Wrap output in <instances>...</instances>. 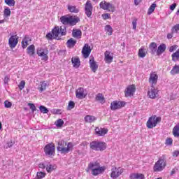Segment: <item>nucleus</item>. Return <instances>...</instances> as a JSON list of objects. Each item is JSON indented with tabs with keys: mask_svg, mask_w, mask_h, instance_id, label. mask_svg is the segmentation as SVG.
<instances>
[{
	"mask_svg": "<svg viewBox=\"0 0 179 179\" xmlns=\"http://www.w3.org/2000/svg\"><path fill=\"white\" fill-rule=\"evenodd\" d=\"M31 41V38L29 36H25L22 41V48H26L27 45H29V43Z\"/></svg>",
	"mask_w": 179,
	"mask_h": 179,
	"instance_id": "nucleus-27",
	"label": "nucleus"
},
{
	"mask_svg": "<svg viewBox=\"0 0 179 179\" xmlns=\"http://www.w3.org/2000/svg\"><path fill=\"white\" fill-rule=\"evenodd\" d=\"M172 61H173L174 62H176V61H179V50H178L172 55Z\"/></svg>",
	"mask_w": 179,
	"mask_h": 179,
	"instance_id": "nucleus-35",
	"label": "nucleus"
},
{
	"mask_svg": "<svg viewBox=\"0 0 179 179\" xmlns=\"http://www.w3.org/2000/svg\"><path fill=\"white\" fill-rule=\"evenodd\" d=\"M66 44L69 48H73V47H75V45L76 44V41L71 38L67 41Z\"/></svg>",
	"mask_w": 179,
	"mask_h": 179,
	"instance_id": "nucleus-33",
	"label": "nucleus"
},
{
	"mask_svg": "<svg viewBox=\"0 0 179 179\" xmlns=\"http://www.w3.org/2000/svg\"><path fill=\"white\" fill-rule=\"evenodd\" d=\"M57 152H60L62 155H66L69 152L73 150V143L69 142L66 144L64 140H60L58 142Z\"/></svg>",
	"mask_w": 179,
	"mask_h": 179,
	"instance_id": "nucleus-1",
	"label": "nucleus"
},
{
	"mask_svg": "<svg viewBox=\"0 0 179 179\" xmlns=\"http://www.w3.org/2000/svg\"><path fill=\"white\" fill-rule=\"evenodd\" d=\"M10 13L11 12L9 8L7 7L6 8L4 9V16L6 17H9V16H10Z\"/></svg>",
	"mask_w": 179,
	"mask_h": 179,
	"instance_id": "nucleus-45",
	"label": "nucleus"
},
{
	"mask_svg": "<svg viewBox=\"0 0 179 179\" xmlns=\"http://www.w3.org/2000/svg\"><path fill=\"white\" fill-rule=\"evenodd\" d=\"M71 62L73 64V66L74 68H78L80 66V59H79V57H72Z\"/></svg>",
	"mask_w": 179,
	"mask_h": 179,
	"instance_id": "nucleus-28",
	"label": "nucleus"
},
{
	"mask_svg": "<svg viewBox=\"0 0 179 179\" xmlns=\"http://www.w3.org/2000/svg\"><path fill=\"white\" fill-rule=\"evenodd\" d=\"M9 79H10V78L8 76H6L4 77V80H3L4 85H8V83H9Z\"/></svg>",
	"mask_w": 179,
	"mask_h": 179,
	"instance_id": "nucleus-56",
	"label": "nucleus"
},
{
	"mask_svg": "<svg viewBox=\"0 0 179 179\" xmlns=\"http://www.w3.org/2000/svg\"><path fill=\"white\" fill-rule=\"evenodd\" d=\"M104 61L106 64H111L113 62V59H114V57L113 56V53L111 52L106 50L104 53Z\"/></svg>",
	"mask_w": 179,
	"mask_h": 179,
	"instance_id": "nucleus-16",
	"label": "nucleus"
},
{
	"mask_svg": "<svg viewBox=\"0 0 179 179\" xmlns=\"http://www.w3.org/2000/svg\"><path fill=\"white\" fill-rule=\"evenodd\" d=\"M4 106L6 108H10V107H12V103L8 101H5Z\"/></svg>",
	"mask_w": 179,
	"mask_h": 179,
	"instance_id": "nucleus-53",
	"label": "nucleus"
},
{
	"mask_svg": "<svg viewBox=\"0 0 179 179\" xmlns=\"http://www.w3.org/2000/svg\"><path fill=\"white\" fill-rule=\"evenodd\" d=\"M157 90L152 85L150 90H148V95L149 96L150 99H156V95L157 94Z\"/></svg>",
	"mask_w": 179,
	"mask_h": 179,
	"instance_id": "nucleus-20",
	"label": "nucleus"
},
{
	"mask_svg": "<svg viewBox=\"0 0 179 179\" xmlns=\"http://www.w3.org/2000/svg\"><path fill=\"white\" fill-rule=\"evenodd\" d=\"M149 50L152 55H155V54L157 55V44L155 42L151 43L149 45Z\"/></svg>",
	"mask_w": 179,
	"mask_h": 179,
	"instance_id": "nucleus-22",
	"label": "nucleus"
},
{
	"mask_svg": "<svg viewBox=\"0 0 179 179\" xmlns=\"http://www.w3.org/2000/svg\"><path fill=\"white\" fill-rule=\"evenodd\" d=\"M60 22L63 24H69V26H75L77 23L80 22L79 17H72L68 15H63L60 17Z\"/></svg>",
	"mask_w": 179,
	"mask_h": 179,
	"instance_id": "nucleus-2",
	"label": "nucleus"
},
{
	"mask_svg": "<svg viewBox=\"0 0 179 179\" xmlns=\"http://www.w3.org/2000/svg\"><path fill=\"white\" fill-rule=\"evenodd\" d=\"M136 22H138V20H136V19H135V20H134L132 21V24H133V29H134V30H136V24H137Z\"/></svg>",
	"mask_w": 179,
	"mask_h": 179,
	"instance_id": "nucleus-57",
	"label": "nucleus"
},
{
	"mask_svg": "<svg viewBox=\"0 0 179 179\" xmlns=\"http://www.w3.org/2000/svg\"><path fill=\"white\" fill-rule=\"evenodd\" d=\"M171 73L172 75H177V73H179V66L176 64L171 71Z\"/></svg>",
	"mask_w": 179,
	"mask_h": 179,
	"instance_id": "nucleus-37",
	"label": "nucleus"
},
{
	"mask_svg": "<svg viewBox=\"0 0 179 179\" xmlns=\"http://www.w3.org/2000/svg\"><path fill=\"white\" fill-rule=\"evenodd\" d=\"M76 96L77 99H79L80 100H83V99H85V97L87 96V94L85 93V89L83 87H79L76 91Z\"/></svg>",
	"mask_w": 179,
	"mask_h": 179,
	"instance_id": "nucleus-15",
	"label": "nucleus"
},
{
	"mask_svg": "<svg viewBox=\"0 0 179 179\" xmlns=\"http://www.w3.org/2000/svg\"><path fill=\"white\" fill-rule=\"evenodd\" d=\"M166 145H173V139L172 138H167L166 141Z\"/></svg>",
	"mask_w": 179,
	"mask_h": 179,
	"instance_id": "nucleus-58",
	"label": "nucleus"
},
{
	"mask_svg": "<svg viewBox=\"0 0 179 179\" xmlns=\"http://www.w3.org/2000/svg\"><path fill=\"white\" fill-rule=\"evenodd\" d=\"M177 6V3H173L170 6L171 10H174L176 9V7Z\"/></svg>",
	"mask_w": 179,
	"mask_h": 179,
	"instance_id": "nucleus-62",
	"label": "nucleus"
},
{
	"mask_svg": "<svg viewBox=\"0 0 179 179\" xmlns=\"http://www.w3.org/2000/svg\"><path fill=\"white\" fill-rule=\"evenodd\" d=\"M47 87H48V83L45 81H41L40 85L38 87V90H39L41 93H43V92H44Z\"/></svg>",
	"mask_w": 179,
	"mask_h": 179,
	"instance_id": "nucleus-26",
	"label": "nucleus"
},
{
	"mask_svg": "<svg viewBox=\"0 0 179 179\" xmlns=\"http://www.w3.org/2000/svg\"><path fill=\"white\" fill-rule=\"evenodd\" d=\"M29 107H30V108L31 109L32 113H34V111H36V106H34V103H28Z\"/></svg>",
	"mask_w": 179,
	"mask_h": 179,
	"instance_id": "nucleus-54",
	"label": "nucleus"
},
{
	"mask_svg": "<svg viewBox=\"0 0 179 179\" xmlns=\"http://www.w3.org/2000/svg\"><path fill=\"white\" fill-rule=\"evenodd\" d=\"M36 177L38 179H43L45 177V173L44 172H38L36 174Z\"/></svg>",
	"mask_w": 179,
	"mask_h": 179,
	"instance_id": "nucleus-49",
	"label": "nucleus"
},
{
	"mask_svg": "<svg viewBox=\"0 0 179 179\" xmlns=\"http://www.w3.org/2000/svg\"><path fill=\"white\" fill-rule=\"evenodd\" d=\"M100 8L103 10H108V12H115V6L113 3L107 1H101L99 4Z\"/></svg>",
	"mask_w": 179,
	"mask_h": 179,
	"instance_id": "nucleus-5",
	"label": "nucleus"
},
{
	"mask_svg": "<svg viewBox=\"0 0 179 179\" xmlns=\"http://www.w3.org/2000/svg\"><path fill=\"white\" fill-rule=\"evenodd\" d=\"M106 171V166H99L93 169L92 171V176H99V174H102Z\"/></svg>",
	"mask_w": 179,
	"mask_h": 179,
	"instance_id": "nucleus-19",
	"label": "nucleus"
},
{
	"mask_svg": "<svg viewBox=\"0 0 179 179\" xmlns=\"http://www.w3.org/2000/svg\"><path fill=\"white\" fill-rule=\"evenodd\" d=\"M13 164V162H12V160L8 159V160L7 161V165H8V166H12Z\"/></svg>",
	"mask_w": 179,
	"mask_h": 179,
	"instance_id": "nucleus-64",
	"label": "nucleus"
},
{
	"mask_svg": "<svg viewBox=\"0 0 179 179\" xmlns=\"http://www.w3.org/2000/svg\"><path fill=\"white\" fill-rule=\"evenodd\" d=\"M138 57H140V58H145V57H146V53L145 52V48H141L139 49Z\"/></svg>",
	"mask_w": 179,
	"mask_h": 179,
	"instance_id": "nucleus-39",
	"label": "nucleus"
},
{
	"mask_svg": "<svg viewBox=\"0 0 179 179\" xmlns=\"http://www.w3.org/2000/svg\"><path fill=\"white\" fill-rule=\"evenodd\" d=\"M85 12L87 17H90V16H92V13L93 12V6L92 5V1L90 0H87L85 3Z\"/></svg>",
	"mask_w": 179,
	"mask_h": 179,
	"instance_id": "nucleus-11",
	"label": "nucleus"
},
{
	"mask_svg": "<svg viewBox=\"0 0 179 179\" xmlns=\"http://www.w3.org/2000/svg\"><path fill=\"white\" fill-rule=\"evenodd\" d=\"M105 31H107L108 36H111V34H113V27L110 25H106L105 27Z\"/></svg>",
	"mask_w": 179,
	"mask_h": 179,
	"instance_id": "nucleus-41",
	"label": "nucleus"
},
{
	"mask_svg": "<svg viewBox=\"0 0 179 179\" xmlns=\"http://www.w3.org/2000/svg\"><path fill=\"white\" fill-rule=\"evenodd\" d=\"M157 79H159V76H157V73L155 71H152L150 74L149 78V83L152 85V86H155L157 84Z\"/></svg>",
	"mask_w": 179,
	"mask_h": 179,
	"instance_id": "nucleus-13",
	"label": "nucleus"
},
{
	"mask_svg": "<svg viewBox=\"0 0 179 179\" xmlns=\"http://www.w3.org/2000/svg\"><path fill=\"white\" fill-rule=\"evenodd\" d=\"M17 43H19V37L16 35L12 36L8 40L10 48H15L17 45Z\"/></svg>",
	"mask_w": 179,
	"mask_h": 179,
	"instance_id": "nucleus-14",
	"label": "nucleus"
},
{
	"mask_svg": "<svg viewBox=\"0 0 179 179\" xmlns=\"http://www.w3.org/2000/svg\"><path fill=\"white\" fill-rule=\"evenodd\" d=\"M68 10L71 13H78L79 12V8H76L75 6H68Z\"/></svg>",
	"mask_w": 179,
	"mask_h": 179,
	"instance_id": "nucleus-34",
	"label": "nucleus"
},
{
	"mask_svg": "<svg viewBox=\"0 0 179 179\" xmlns=\"http://www.w3.org/2000/svg\"><path fill=\"white\" fill-rule=\"evenodd\" d=\"M44 152L46 156H54L55 155V145L52 143L46 145L44 148Z\"/></svg>",
	"mask_w": 179,
	"mask_h": 179,
	"instance_id": "nucleus-6",
	"label": "nucleus"
},
{
	"mask_svg": "<svg viewBox=\"0 0 179 179\" xmlns=\"http://www.w3.org/2000/svg\"><path fill=\"white\" fill-rule=\"evenodd\" d=\"M100 166V163L98 162H91L88 164L87 171L89 172V171H93L94 169H97Z\"/></svg>",
	"mask_w": 179,
	"mask_h": 179,
	"instance_id": "nucleus-23",
	"label": "nucleus"
},
{
	"mask_svg": "<svg viewBox=\"0 0 179 179\" xmlns=\"http://www.w3.org/2000/svg\"><path fill=\"white\" fill-rule=\"evenodd\" d=\"M123 173H124V169L122 168H121V167H119V168L115 167V168H113L111 169L110 177L113 179H117Z\"/></svg>",
	"mask_w": 179,
	"mask_h": 179,
	"instance_id": "nucleus-7",
	"label": "nucleus"
},
{
	"mask_svg": "<svg viewBox=\"0 0 179 179\" xmlns=\"http://www.w3.org/2000/svg\"><path fill=\"white\" fill-rule=\"evenodd\" d=\"M75 108V102L73 101H70L68 105V110H72V108Z\"/></svg>",
	"mask_w": 179,
	"mask_h": 179,
	"instance_id": "nucleus-50",
	"label": "nucleus"
},
{
	"mask_svg": "<svg viewBox=\"0 0 179 179\" xmlns=\"http://www.w3.org/2000/svg\"><path fill=\"white\" fill-rule=\"evenodd\" d=\"M155 9H156V3H152L148 8V15H152L155 12Z\"/></svg>",
	"mask_w": 179,
	"mask_h": 179,
	"instance_id": "nucleus-40",
	"label": "nucleus"
},
{
	"mask_svg": "<svg viewBox=\"0 0 179 179\" xmlns=\"http://www.w3.org/2000/svg\"><path fill=\"white\" fill-rule=\"evenodd\" d=\"M90 52H92V49H90V46H89L88 44H85L82 50V54L84 58H89Z\"/></svg>",
	"mask_w": 179,
	"mask_h": 179,
	"instance_id": "nucleus-17",
	"label": "nucleus"
},
{
	"mask_svg": "<svg viewBox=\"0 0 179 179\" xmlns=\"http://www.w3.org/2000/svg\"><path fill=\"white\" fill-rule=\"evenodd\" d=\"M24 86H26V82L24 80H22L18 85L20 90H23L24 89Z\"/></svg>",
	"mask_w": 179,
	"mask_h": 179,
	"instance_id": "nucleus-48",
	"label": "nucleus"
},
{
	"mask_svg": "<svg viewBox=\"0 0 179 179\" xmlns=\"http://www.w3.org/2000/svg\"><path fill=\"white\" fill-rule=\"evenodd\" d=\"M177 45H173L169 48V52H173V51H176V50H177Z\"/></svg>",
	"mask_w": 179,
	"mask_h": 179,
	"instance_id": "nucleus-59",
	"label": "nucleus"
},
{
	"mask_svg": "<svg viewBox=\"0 0 179 179\" xmlns=\"http://www.w3.org/2000/svg\"><path fill=\"white\" fill-rule=\"evenodd\" d=\"M172 132L175 138H179V123L173 127Z\"/></svg>",
	"mask_w": 179,
	"mask_h": 179,
	"instance_id": "nucleus-32",
	"label": "nucleus"
},
{
	"mask_svg": "<svg viewBox=\"0 0 179 179\" xmlns=\"http://www.w3.org/2000/svg\"><path fill=\"white\" fill-rule=\"evenodd\" d=\"M59 31H60L61 36H65V34H66V27H61L59 28Z\"/></svg>",
	"mask_w": 179,
	"mask_h": 179,
	"instance_id": "nucleus-47",
	"label": "nucleus"
},
{
	"mask_svg": "<svg viewBox=\"0 0 179 179\" xmlns=\"http://www.w3.org/2000/svg\"><path fill=\"white\" fill-rule=\"evenodd\" d=\"M179 155V151L178 150H175L173 152V157H178Z\"/></svg>",
	"mask_w": 179,
	"mask_h": 179,
	"instance_id": "nucleus-60",
	"label": "nucleus"
},
{
	"mask_svg": "<svg viewBox=\"0 0 179 179\" xmlns=\"http://www.w3.org/2000/svg\"><path fill=\"white\" fill-rule=\"evenodd\" d=\"M136 90V87H135V85H131L128 86L126 90L124 91L125 97H132Z\"/></svg>",
	"mask_w": 179,
	"mask_h": 179,
	"instance_id": "nucleus-12",
	"label": "nucleus"
},
{
	"mask_svg": "<svg viewBox=\"0 0 179 179\" xmlns=\"http://www.w3.org/2000/svg\"><path fill=\"white\" fill-rule=\"evenodd\" d=\"M46 38L47 40H52L54 38V35L52 34V32H49L46 34Z\"/></svg>",
	"mask_w": 179,
	"mask_h": 179,
	"instance_id": "nucleus-52",
	"label": "nucleus"
},
{
	"mask_svg": "<svg viewBox=\"0 0 179 179\" xmlns=\"http://www.w3.org/2000/svg\"><path fill=\"white\" fill-rule=\"evenodd\" d=\"M122 107H125V101H113L110 103V110H112L113 111H115V110L122 108Z\"/></svg>",
	"mask_w": 179,
	"mask_h": 179,
	"instance_id": "nucleus-8",
	"label": "nucleus"
},
{
	"mask_svg": "<svg viewBox=\"0 0 179 179\" xmlns=\"http://www.w3.org/2000/svg\"><path fill=\"white\" fill-rule=\"evenodd\" d=\"M96 100L99 101V103H104V96H103V94L99 93L96 96Z\"/></svg>",
	"mask_w": 179,
	"mask_h": 179,
	"instance_id": "nucleus-38",
	"label": "nucleus"
},
{
	"mask_svg": "<svg viewBox=\"0 0 179 179\" xmlns=\"http://www.w3.org/2000/svg\"><path fill=\"white\" fill-rule=\"evenodd\" d=\"M72 34L73 37H80L82 36V31L79 29H73Z\"/></svg>",
	"mask_w": 179,
	"mask_h": 179,
	"instance_id": "nucleus-36",
	"label": "nucleus"
},
{
	"mask_svg": "<svg viewBox=\"0 0 179 179\" xmlns=\"http://www.w3.org/2000/svg\"><path fill=\"white\" fill-rule=\"evenodd\" d=\"M90 148L96 152H103L107 149V144L105 142L94 141L90 143Z\"/></svg>",
	"mask_w": 179,
	"mask_h": 179,
	"instance_id": "nucleus-3",
	"label": "nucleus"
},
{
	"mask_svg": "<svg viewBox=\"0 0 179 179\" xmlns=\"http://www.w3.org/2000/svg\"><path fill=\"white\" fill-rule=\"evenodd\" d=\"M95 132L98 136H104L107 132H108V129L106 128H96L95 129Z\"/></svg>",
	"mask_w": 179,
	"mask_h": 179,
	"instance_id": "nucleus-21",
	"label": "nucleus"
},
{
	"mask_svg": "<svg viewBox=\"0 0 179 179\" xmlns=\"http://www.w3.org/2000/svg\"><path fill=\"white\" fill-rule=\"evenodd\" d=\"M142 2V0H134V5L138 6Z\"/></svg>",
	"mask_w": 179,
	"mask_h": 179,
	"instance_id": "nucleus-63",
	"label": "nucleus"
},
{
	"mask_svg": "<svg viewBox=\"0 0 179 179\" xmlns=\"http://www.w3.org/2000/svg\"><path fill=\"white\" fill-rule=\"evenodd\" d=\"M166 167V162L164 159H159L154 166V171H162Z\"/></svg>",
	"mask_w": 179,
	"mask_h": 179,
	"instance_id": "nucleus-9",
	"label": "nucleus"
},
{
	"mask_svg": "<svg viewBox=\"0 0 179 179\" xmlns=\"http://www.w3.org/2000/svg\"><path fill=\"white\" fill-rule=\"evenodd\" d=\"M130 179H145V176L142 173H131L129 176Z\"/></svg>",
	"mask_w": 179,
	"mask_h": 179,
	"instance_id": "nucleus-30",
	"label": "nucleus"
},
{
	"mask_svg": "<svg viewBox=\"0 0 179 179\" xmlns=\"http://www.w3.org/2000/svg\"><path fill=\"white\" fill-rule=\"evenodd\" d=\"M166 48L167 46L164 43H162L159 45L158 48L157 49V55H162L164 51H166Z\"/></svg>",
	"mask_w": 179,
	"mask_h": 179,
	"instance_id": "nucleus-25",
	"label": "nucleus"
},
{
	"mask_svg": "<svg viewBox=\"0 0 179 179\" xmlns=\"http://www.w3.org/2000/svg\"><path fill=\"white\" fill-rule=\"evenodd\" d=\"M52 34L53 35L54 38H55L56 40H59V27H55V28H53L52 30Z\"/></svg>",
	"mask_w": 179,
	"mask_h": 179,
	"instance_id": "nucleus-24",
	"label": "nucleus"
},
{
	"mask_svg": "<svg viewBox=\"0 0 179 179\" xmlns=\"http://www.w3.org/2000/svg\"><path fill=\"white\" fill-rule=\"evenodd\" d=\"M55 124H56V127L61 128V127L64 125V120H62V119H59L55 122Z\"/></svg>",
	"mask_w": 179,
	"mask_h": 179,
	"instance_id": "nucleus-42",
	"label": "nucleus"
},
{
	"mask_svg": "<svg viewBox=\"0 0 179 179\" xmlns=\"http://www.w3.org/2000/svg\"><path fill=\"white\" fill-rule=\"evenodd\" d=\"M102 17L105 20H107V19H110L111 17V15L108 13H105L102 15Z\"/></svg>",
	"mask_w": 179,
	"mask_h": 179,
	"instance_id": "nucleus-55",
	"label": "nucleus"
},
{
	"mask_svg": "<svg viewBox=\"0 0 179 179\" xmlns=\"http://www.w3.org/2000/svg\"><path fill=\"white\" fill-rule=\"evenodd\" d=\"M27 52L30 57L34 55V54L36 53V48L34 47V45H29L27 49Z\"/></svg>",
	"mask_w": 179,
	"mask_h": 179,
	"instance_id": "nucleus-29",
	"label": "nucleus"
},
{
	"mask_svg": "<svg viewBox=\"0 0 179 179\" xmlns=\"http://www.w3.org/2000/svg\"><path fill=\"white\" fill-rule=\"evenodd\" d=\"M4 2L8 6H13L16 3L15 0H4Z\"/></svg>",
	"mask_w": 179,
	"mask_h": 179,
	"instance_id": "nucleus-43",
	"label": "nucleus"
},
{
	"mask_svg": "<svg viewBox=\"0 0 179 179\" xmlns=\"http://www.w3.org/2000/svg\"><path fill=\"white\" fill-rule=\"evenodd\" d=\"M38 166H39V169H47V166H45V164H44L43 163L39 164Z\"/></svg>",
	"mask_w": 179,
	"mask_h": 179,
	"instance_id": "nucleus-61",
	"label": "nucleus"
},
{
	"mask_svg": "<svg viewBox=\"0 0 179 179\" xmlns=\"http://www.w3.org/2000/svg\"><path fill=\"white\" fill-rule=\"evenodd\" d=\"M160 121H162V117H157L155 115H152L149 117L146 123V127L148 129H152V128H155Z\"/></svg>",
	"mask_w": 179,
	"mask_h": 179,
	"instance_id": "nucleus-4",
	"label": "nucleus"
},
{
	"mask_svg": "<svg viewBox=\"0 0 179 179\" xmlns=\"http://www.w3.org/2000/svg\"><path fill=\"white\" fill-rule=\"evenodd\" d=\"M39 110L41 113H43V114H47V113H48V109L44 106H41L39 107Z\"/></svg>",
	"mask_w": 179,
	"mask_h": 179,
	"instance_id": "nucleus-46",
	"label": "nucleus"
},
{
	"mask_svg": "<svg viewBox=\"0 0 179 179\" xmlns=\"http://www.w3.org/2000/svg\"><path fill=\"white\" fill-rule=\"evenodd\" d=\"M97 120L96 117H94L93 115H86L85 117V122H88L90 124H92V122H94Z\"/></svg>",
	"mask_w": 179,
	"mask_h": 179,
	"instance_id": "nucleus-31",
	"label": "nucleus"
},
{
	"mask_svg": "<svg viewBox=\"0 0 179 179\" xmlns=\"http://www.w3.org/2000/svg\"><path fill=\"white\" fill-rule=\"evenodd\" d=\"M179 31V24L174 25L171 29L172 34L174 33H178Z\"/></svg>",
	"mask_w": 179,
	"mask_h": 179,
	"instance_id": "nucleus-44",
	"label": "nucleus"
},
{
	"mask_svg": "<svg viewBox=\"0 0 179 179\" xmlns=\"http://www.w3.org/2000/svg\"><path fill=\"white\" fill-rule=\"evenodd\" d=\"M54 169V166L51 164L46 166V171H48V173H51V171H52Z\"/></svg>",
	"mask_w": 179,
	"mask_h": 179,
	"instance_id": "nucleus-51",
	"label": "nucleus"
},
{
	"mask_svg": "<svg viewBox=\"0 0 179 179\" xmlns=\"http://www.w3.org/2000/svg\"><path fill=\"white\" fill-rule=\"evenodd\" d=\"M90 68H91L92 72L94 73L99 69V65H97V63L94 61V57H92L90 59Z\"/></svg>",
	"mask_w": 179,
	"mask_h": 179,
	"instance_id": "nucleus-18",
	"label": "nucleus"
},
{
	"mask_svg": "<svg viewBox=\"0 0 179 179\" xmlns=\"http://www.w3.org/2000/svg\"><path fill=\"white\" fill-rule=\"evenodd\" d=\"M37 55L42 58L43 61L48 59V50L47 48H40L37 51Z\"/></svg>",
	"mask_w": 179,
	"mask_h": 179,
	"instance_id": "nucleus-10",
	"label": "nucleus"
}]
</instances>
